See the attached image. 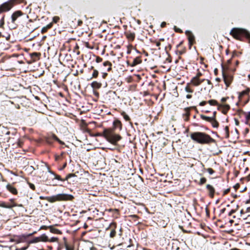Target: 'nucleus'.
I'll return each instance as SVG.
<instances>
[{"label": "nucleus", "instance_id": "nucleus-27", "mask_svg": "<svg viewBox=\"0 0 250 250\" xmlns=\"http://www.w3.org/2000/svg\"><path fill=\"white\" fill-rule=\"evenodd\" d=\"M49 230L51 233L58 234H62V232L61 230L54 228L53 226H49Z\"/></svg>", "mask_w": 250, "mask_h": 250}, {"label": "nucleus", "instance_id": "nucleus-62", "mask_svg": "<svg viewBox=\"0 0 250 250\" xmlns=\"http://www.w3.org/2000/svg\"><path fill=\"white\" fill-rule=\"evenodd\" d=\"M205 210H206V215L207 216L209 217V210L208 208V207H207L205 208Z\"/></svg>", "mask_w": 250, "mask_h": 250}, {"label": "nucleus", "instance_id": "nucleus-23", "mask_svg": "<svg viewBox=\"0 0 250 250\" xmlns=\"http://www.w3.org/2000/svg\"><path fill=\"white\" fill-rule=\"evenodd\" d=\"M91 86L93 89H100L102 86L101 82L94 81L91 83Z\"/></svg>", "mask_w": 250, "mask_h": 250}, {"label": "nucleus", "instance_id": "nucleus-13", "mask_svg": "<svg viewBox=\"0 0 250 250\" xmlns=\"http://www.w3.org/2000/svg\"><path fill=\"white\" fill-rule=\"evenodd\" d=\"M191 115L190 107H187L183 109L182 117L185 122H188Z\"/></svg>", "mask_w": 250, "mask_h": 250}, {"label": "nucleus", "instance_id": "nucleus-11", "mask_svg": "<svg viewBox=\"0 0 250 250\" xmlns=\"http://www.w3.org/2000/svg\"><path fill=\"white\" fill-rule=\"evenodd\" d=\"M250 88L249 87H247L245 90H243L241 92H238V102L237 103V104H238L239 102H241L244 99L245 96H248V97H250ZM249 100V98H248V100L244 102V104H246Z\"/></svg>", "mask_w": 250, "mask_h": 250}, {"label": "nucleus", "instance_id": "nucleus-21", "mask_svg": "<svg viewBox=\"0 0 250 250\" xmlns=\"http://www.w3.org/2000/svg\"><path fill=\"white\" fill-rule=\"evenodd\" d=\"M189 83L194 86H198L200 85V78L194 76L191 79Z\"/></svg>", "mask_w": 250, "mask_h": 250}, {"label": "nucleus", "instance_id": "nucleus-33", "mask_svg": "<svg viewBox=\"0 0 250 250\" xmlns=\"http://www.w3.org/2000/svg\"><path fill=\"white\" fill-rule=\"evenodd\" d=\"M190 83H188L185 87V91L187 92H188V93H193V91H194V90L193 88H192L190 86Z\"/></svg>", "mask_w": 250, "mask_h": 250}, {"label": "nucleus", "instance_id": "nucleus-26", "mask_svg": "<svg viewBox=\"0 0 250 250\" xmlns=\"http://www.w3.org/2000/svg\"><path fill=\"white\" fill-rule=\"evenodd\" d=\"M221 67H222V73L223 74V71L224 70V73L225 74L229 73V64H226L225 63H221Z\"/></svg>", "mask_w": 250, "mask_h": 250}, {"label": "nucleus", "instance_id": "nucleus-7", "mask_svg": "<svg viewBox=\"0 0 250 250\" xmlns=\"http://www.w3.org/2000/svg\"><path fill=\"white\" fill-rule=\"evenodd\" d=\"M24 15V13L21 10H17L14 12L11 15L10 21L7 22L9 27L12 29L16 28L18 26L17 21L18 19Z\"/></svg>", "mask_w": 250, "mask_h": 250}, {"label": "nucleus", "instance_id": "nucleus-52", "mask_svg": "<svg viewBox=\"0 0 250 250\" xmlns=\"http://www.w3.org/2000/svg\"><path fill=\"white\" fill-rule=\"evenodd\" d=\"M229 99V97H223L221 100L222 104H225V103Z\"/></svg>", "mask_w": 250, "mask_h": 250}, {"label": "nucleus", "instance_id": "nucleus-38", "mask_svg": "<svg viewBox=\"0 0 250 250\" xmlns=\"http://www.w3.org/2000/svg\"><path fill=\"white\" fill-rule=\"evenodd\" d=\"M200 117L202 119V120H205L208 122H209L212 120V118H211V117H208V116H206L204 115H203V114H201L200 115Z\"/></svg>", "mask_w": 250, "mask_h": 250}, {"label": "nucleus", "instance_id": "nucleus-54", "mask_svg": "<svg viewBox=\"0 0 250 250\" xmlns=\"http://www.w3.org/2000/svg\"><path fill=\"white\" fill-rule=\"evenodd\" d=\"M189 107H190L191 111L192 110H194L195 111L196 113H198L199 111H198L196 106H189Z\"/></svg>", "mask_w": 250, "mask_h": 250}, {"label": "nucleus", "instance_id": "nucleus-28", "mask_svg": "<svg viewBox=\"0 0 250 250\" xmlns=\"http://www.w3.org/2000/svg\"><path fill=\"white\" fill-rule=\"evenodd\" d=\"M52 26H53V22L49 23L48 24H47L45 26H44L42 28V30H41V33L42 34H44V33H46L48 31V29L52 28Z\"/></svg>", "mask_w": 250, "mask_h": 250}, {"label": "nucleus", "instance_id": "nucleus-42", "mask_svg": "<svg viewBox=\"0 0 250 250\" xmlns=\"http://www.w3.org/2000/svg\"><path fill=\"white\" fill-rule=\"evenodd\" d=\"M0 207L4 208H10L12 206L7 205L5 202L3 201H0Z\"/></svg>", "mask_w": 250, "mask_h": 250}, {"label": "nucleus", "instance_id": "nucleus-46", "mask_svg": "<svg viewBox=\"0 0 250 250\" xmlns=\"http://www.w3.org/2000/svg\"><path fill=\"white\" fill-rule=\"evenodd\" d=\"M60 20V18L58 16H55L53 18V23H57Z\"/></svg>", "mask_w": 250, "mask_h": 250}, {"label": "nucleus", "instance_id": "nucleus-41", "mask_svg": "<svg viewBox=\"0 0 250 250\" xmlns=\"http://www.w3.org/2000/svg\"><path fill=\"white\" fill-rule=\"evenodd\" d=\"M64 246L66 250H74V247L68 244L66 241L64 242Z\"/></svg>", "mask_w": 250, "mask_h": 250}, {"label": "nucleus", "instance_id": "nucleus-5", "mask_svg": "<svg viewBox=\"0 0 250 250\" xmlns=\"http://www.w3.org/2000/svg\"><path fill=\"white\" fill-rule=\"evenodd\" d=\"M123 124L120 120L117 119H115L113 122V127L107 128V129H110L112 132V135H111V138H115L116 139V145L117 142L121 140L122 138L121 136L117 134L115 132L116 129H118L119 131L122 130Z\"/></svg>", "mask_w": 250, "mask_h": 250}, {"label": "nucleus", "instance_id": "nucleus-4", "mask_svg": "<svg viewBox=\"0 0 250 250\" xmlns=\"http://www.w3.org/2000/svg\"><path fill=\"white\" fill-rule=\"evenodd\" d=\"M25 0H8L0 5V15L9 11L15 5L23 3Z\"/></svg>", "mask_w": 250, "mask_h": 250}, {"label": "nucleus", "instance_id": "nucleus-9", "mask_svg": "<svg viewBox=\"0 0 250 250\" xmlns=\"http://www.w3.org/2000/svg\"><path fill=\"white\" fill-rule=\"evenodd\" d=\"M125 32L124 35L127 39L128 42H132L134 41L136 34L135 29L133 28L131 26L127 28V26H124Z\"/></svg>", "mask_w": 250, "mask_h": 250}, {"label": "nucleus", "instance_id": "nucleus-10", "mask_svg": "<svg viewBox=\"0 0 250 250\" xmlns=\"http://www.w3.org/2000/svg\"><path fill=\"white\" fill-rule=\"evenodd\" d=\"M49 172L51 174L54 175L55 179L58 180L59 181L64 182L65 181H68L71 178H73L74 180H73V182H78V178L77 173H78V172L75 173H69L66 175L64 179H62L61 176L55 174L53 171H50Z\"/></svg>", "mask_w": 250, "mask_h": 250}, {"label": "nucleus", "instance_id": "nucleus-58", "mask_svg": "<svg viewBox=\"0 0 250 250\" xmlns=\"http://www.w3.org/2000/svg\"><path fill=\"white\" fill-rule=\"evenodd\" d=\"M47 229H49V226H42L40 228V229H44V230H47Z\"/></svg>", "mask_w": 250, "mask_h": 250}, {"label": "nucleus", "instance_id": "nucleus-49", "mask_svg": "<svg viewBox=\"0 0 250 250\" xmlns=\"http://www.w3.org/2000/svg\"><path fill=\"white\" fill-rule=\"evenodd\" d=\"M28 185L31 189H32L33 190H34V191L36 190V187L33 184L31 183H28Z\"/></svg>", "mask_w": 250, "mask_h": 250}, {"label": "nucleus", "instance_id": "nucleus-6", "mask_svg": "<svg viewBox=\"0 0 250 250\" xmlns=\"http://www.w3.org/2000/svg\"><path fill=\"white\" fill-rule=\"evenodd\" d=\"M74 198V196L71 194H58L54 196L47 197L46 199L50 203H54L56 201H72Z\"/></svg>", "mask_w": 250, "mask_h": 250}, {"label": "nucleus", "instance_id": "nucleus-39", "mask_svg": "<svg viewBox=\"0 0 250 250\" xmlns=\"http://www.w3.org/2000/svg\"><path fill=\"white\" fill-rule=\"evenodd\" d=\"M39 242H40V238H39V237H37L34 238L33 239L28 241V243L29 244V245H30L31 244H33V243H38Z\"/></svg>", "mask_w": 250, "mask_h": 250}, {"label": "nucleus", "instance_id": "nucleus-1", "mask_svg": "<svg viewBox=\"0 0 250 250\" xmlns=\"http://www.w3.org/2000/svg\"><path fill=\"white\" fill-rule=\"evenodd\" d=\"M191 139L195 142L201 145H210L215 143L216 141L208 134L203 132H194L190 133Z\"/></svg>", "mask_w": 250, "mask_h": 250}, {"label": "nucleus", "instance_id": "nucleus-57", "mask_svg": "<svg viewBox=\"0 0 250 250\" xmlns=\"http://www.w3.org/2000/svg\"><path fill=\"white\" fill-rule=\"evenodd\" d=\"M29 246V245L28 243V245L26 247H22V248H19V249H16V250H26L28 249Z\"/></svg>", "mask_w": 250, "mask_h": 250}, {"label": "nucleus", "instance_id": "nucleus-14", "mask_svg": "<svg viewBox=\"0 0 250 250\" xmlns=\"http://www.w3.org/2000/svg\"><path fill=\"white\" fill-rule=\"evenodd\" d=\"M142 55H139L138 56H136V57L133 58L132 60H129L128 61V63L132 67L135 66L139 64L142 63ZM130 59H131V58H130Z\"/></svg>", "mask_w": 250, "mask_h": 250}, {"label": "nucleus", "instance_id": "nucleus-8", "mask_svg": "<svg viewBox=\"0 0 250 250\" xmlns=\"http://www.w3.org/2000/svg\"><path fill=\"white\" fill-rule=\"evenodd\" d=\"M46 144L50 146H52L55 141H57L61 145H64V143L60 140L58 137L54 133H48L43 137Z\"/></svg>", "mask_w": 250, "mask_h": 250}, {"label": "nucleus", "instance_id": "nucleus-18", "mask_svg": "<svg viewBox=\"0 0 250 250\" xmlns=\"http://www.w3.org/2000/svg\"><path fill=\"white\" fill-rule=\"evenodd\" d=\"M186 34L188 36L189 46H191L195 42L194 36L190 31H186Z\"/></svg>", "mask_w": 250, "mask_h": 250}, {"label": "nucleus", "instance_id": "nucleus-63", "mask_svg": "<svg viewBox=\"0 0 250 250\" xmlns=\"http://www.w3.org/2000/svg\"><path fill=\"white\" fill-rule=\"evenodd\" d=\"M236 212V210L235 209H231L229 212V213L228 214V215L229 216H231L233 213H234L235 212Z\"/></svg>", "mask_w": 250, "mask_h": 250}, {"label": "nucleus", "instance_id": "nucleus-40", "mask_svg": "<svg viewBox=\"0 0 250 250\" xmlns=\"http://www.w3.org/2000/svg\"><path fill=\"white\" fill-rule=\"evenodd\" d=\"M150 41L152 43L155 44L156 46L158 47V49H160V46L161 45V42L160 41H157L156 40L153 39H150Z\"/></svg>", "mask_w": 250, "mask_h": 250}, {"label": "nucleus", "instance_id": "nucleus-61", "mask_svg": "<svg viewBox=\"0 0 250 250\" xmlns=\"http://www.w3.org/2000/svg\"><path fill=\"white\" fill-rule=\"evenodd\" d=\"M129 244L127 246V248H130L133 246L132 244V240L131 238L129 239Z\"/></svg>", "mask_w": 250, "mask_h": 250}, {"label": "nucleus", "instance_id": "nucleus-64", "mask_svg": "<svg viewBox=\"0 0 250 250\" xmlns=\"http://www.w3.org/2000/svg\"><path fill=\"white\" fill-rule=\"evenodd\" d=\"M208 103V102L206 101H202L199 103L200 106H204Z\"/></svg>", "mask_w": 250, "mask_h": 250}, {"label": "nucleus", "instance_id": "nucleus-19", "mask_svg": "<svg viewBox=\"0 0 250 250\" xmlns=\"http://www.w3.org/2000/svg\"><path fill=\"white\" fill-rule=\"evenodd\" d=\"M6 188V189L12 194L14 195H17L18 194V190L17 188L12 184H7Z\"/></svg>", "mask_w": 250, "mask_h": 250}, {"label": "nucleus", "instance_id": "nucleus-32", "mask_svg": "<svg viewBox=\"0 0 250 250\" xmlns=\"http://www.w3.org/2000/svg\"><path fill=\"white\" fill-rule=\"evenodd\" d=\"M39 238L40 241L44 242L49 241V238L45 234H42L40 236H39Z\"/></svg>", "mask_w": 250, "mask_h": 250}, {"label": "nucleus", "instance_id": "nucleus-50", "mask_svg": "<svg viewBox=\"0 0 250 250\" xmlns=\"http://www.w3.org/2000/svg\"><path fill=\"white\" fill-rule=\"evenodd\" d=\"M23 145V142L21 140H19L17 142V145L20 147H21Z\"/></svg>", "mask_w": 250, "mask_h": 250}, {"label": "nucleus", "instance_id": "nucleus-36", "mask_svg": "<svg viewBox=\"0 0 250 250\" xmlns=\"http://www.w3.org/2000/svg\"><path fill=\"white\" fill-rule=\"evenodd\" d=\"M5 15L3 14L0 19V28H3L5 24Z\"/></svg>", "mask_w": 250, "mask_h": 250}, {"label": "nucleus", "instance_id": "nucleus-20", "mask_svg": "<svg viewBox=\"0 0 250 250\" xmlns=\"http://www.w3.org/2000/svg\"><path fill=\"white\" fill-rule=\"evenodd\" d=\"M17 239L15 240L17 243H20L26 241V239L28 238L27 235L22 234L21 235L17 236Z\"/></svg>", "mask_w": 250, "mask_h": 250}, {"label": "nucleus", "instance_id": "nucleus-45", "mask_svg": "<svg viewBox=\"0 0 250 250\" xmlns=\"http://www.w3.org/2000/svg\"><path fill=\"white\" fill-rule=\"evenodd\" d=\"M59 240V238L57 237H52L51 239H49V241L50 242H58Z\"/></svg>", "mask_w": 250, "mask_h": 250}, {"label": "nucleus", "instance_id": "nucleus-29", "mask_svg": "<svg viewBox=\"0 0 250 250\" xmlns=\"http://www.w3.org/2000/svg\"><path fill=\"white\" fill-rule=\"evenodd\" d=\"M121 115L123 117L125 120L126 122H130L131 119L129 116L124 111H119Z\"/></svg>", "mask_w": 250, "mask_h": 250}, {"label": "nucleus", "instance_id": "nucleus-30", "mask_svg": "<svg viewBox=\"0 0 250 250\" xmlns=\"http://www.w3.org/2000/svg\"><path fill=\"white\" fill-rule=\"evenodd\" d=\"M91 69L93 70V73L92 74V78H97L98 77L99 75V71L97 70L94 69V66H92L91 67Z\"/></svg>", "mask_w": 250, "mask_h": 250}, {"label": "nucleus", "instance_id": "nucleus-25", "mask_svg": "<svg viewBox=\"0 0 250 250\" xmlns=\"http://www.w3.org/2000/svg\"><path fill=\"white\" fill-rule=\"evenodd\" d=\"M148 86L149 88L146 91H144V95H149L150 94V92L153 91L154 84L152 82L148 83Z\"/></svg>", "mask_w": 250, "mask_h": 250}, {"label": "nucleus", "instance_id": "nucleus-31", "mask_svg": "<svg viewBox=\"0 0 250 250\" xmlns=\"http://www.w3.org/2000/svg\"><path fill=\"white\" fill-rule=\"evenodd\" d=\"M229 127L226 126L224 129V137L227 139L229 138Z\"/></svg>", "mask_w": 250, "mask_h": 250}, {"label": "nucleus", "instance_id": "nucleus-37", "mask_svg": "<svg viewBox=\"0 0 250 250\" xmlns=\"http://www.w3.org/2000/svg\"><path fill=\"white\" fill-rule=\"evenodd\" d=\"M176 52L177 54L181 55L186 53V47H183L181 49L177 50Z\"/></svg>", "mask_w": 250, "mask_h": 250}, {"label": "nucleus", "instance_id": "nucleus-44", "mask_svg": "<svg viewBox=\"0 0 250 250\" xmlns=\"http://www.w3.org/2000/svg\"><path fill=\"white\" fill-rule=\"evenodd\" d=\"M101 74H102V76L103 79H106L108 76L107 72L104 71L103 69H101Z\"/></svg>", "mask_w": 250, "mask_h": 250}, {"label": "nucleus", "instance_id": "nucleus-60", "mask_svg": "<svg viewBox=\"0 0 250 250\" xmlns=\"http://www.w3.org/2000/svg\"><path fill=\"white\" fill-rule=\"evenodd\" d=\"M249 131H250V129H249V128H245V130L244 131V133H243L244 135L245 136H246V135L249 132Z\"/></svg>", "mask_w": 250, "mask_h": 250}, {"label": "nucleus", "instance_id": "nucleus-55", "mask_svg": "<svg viewBox=\"0 0 250 250\" xmlns=\"http://www.w3.org/2000/svg\"><path fill=\"white\" fill-rule=\"evenodd\" d=\"M250 111L248 113L246 117V122H250Z\"/></svg>", "mask_w": 250, "mask_h": 250}, {"label": "nucleus", "instance_id": "nucleus-15", "mask_svg": "<svg viewBox=\"0 0 250 250\" xmlns=\"http://www.w3.org/2000/svg\"><path fill=\"white\" fill-rule=\"evenodd\" d=\"M117 228V223L116 222L111 223L109 227L106 229V230H110L109 236L111 238H114L116 235V229Z\"/></svg>", "mask_w": 250, "mask_h": 250}, {"label": "nucleus", "instance_id": "nucleus-59", "mask_svg": "<svg viewBox=\"0 0 250 250\" xmlns=\"http://www.w3.org/2000/svg\"><path fill=\"white\" fill-rule=\"evenodd\" d=\"M250 216V215L247 214H245V215H241V217L244 219H247Z\"/></svg>", "mask_w": 250, "mask_h": 250}, {"label": "nucleus", "instance_id": "nucleus-16", "mask_svg": "<svg viewBox=\"0 0 250 250\" xmlns=\"http://www.w3.org/2000/svg\"><path fill=\"white\" fill-rule=\"evenodd\" d=\"M230 109V105L226 104H220L217 107V109L219 111H221V112L225 115L227 114Z\"/></svg>", "mask_w": 250, "mask_h": 250}, {"label": "nucleus", "instance_id": "nucleus-35", "mask_svg": "<svg viewBox=\"0 0 250 250\" xmlns=\"http://www.w3.org/2000/svg\"><path fill=\"white\" fill-rule=\"evenodd\" d=\"M212 120H211L210 123L211 124L212 127L214 128H218L219 125L218 122L216 120V119H212Z\"/></svg>", "mask_w": 250, "mask_h": 250}, {"label": "nucleus", "instance_id": "nucleus-12", "mask_svg": "<svg viewBox=\"0 0 250 250\" xmlns=\"http://www.w3.org/2000/svg\"><path fill=\"white\" fill-rule=\"evenodd\" d=\"M222 76L223 78V81L226 86V89H227L228 88L231 84L233 79V77L229 73L225 74L224 73V70L223 71Z\"/></svg>", "mask_w": 250, "mask_h": 250}, {"label": "nucleus", "instance_id": "nucleus-47", "mask_svg": "<svg viewBox=\"0 0 250 250\" xmlns=\"http://www.w3.org/2000/svg\"><path fill=\"white\" fill-rule=\"evenodd\" d=\"M230 188H228L225 190H224L223 191V194H222V196H225L226 195H227V194H228L229 192H230Z\"/></svg>", "mask_w": 250, "mask_h": 250}, {"label": "nucleus", "instance_id": "nucleus-51", "mask_svg": "<svg viewBox=\"0 0 250 250\" xmlns=\"http://www.w3.org/2000/svg\"><path fill=\"white\" fill-rule=\"evenodd\" d=\"M198 72L197 73L196 75L195 76V77L200 78V77L203 75L202 73L199 71V69L197 70Z\"/></svg>", "mask_w": 250, "mask_h": 250}, {"label": "nucleus", "instance_id": "nucleus-24", "mask_svg": "<svg viewBox=\"0 0 250 250\" xmlns=\"http://www.w3.org/2000/svg\"><path fill=\"white\" fill-rule=\"evenodd\" d=\"M41 56L40 53L34 52L30 54V57L32 62H36L39 60L40 56Z\"/></svg>", "mask_w": 250, "mask_h": 250}, {"label": "nucleus", "instance_id": "nucleus-2", "mask_svg": "<svg viewBox=\"0 0 250 250\" xmlns=\"http://www.w3.org/2000/svg\"><path fill=\"white\" fill-rule=\"evenodd\" d=\"M230 35L237 40L247 41L250 43V33L246 29L233 28L230 32Z\"/></svg>", "mask_w": 250, "mask_h": 250}, {"label": "nucleus", "instance_id": "nucleus-3", "mask_svg": "<svg viewBox=\"0 0 250 250\" xmlns=\"http://www.w3.org/2000/svg\"><path fill=\"white\" fill-rule=\"evenodd\" d=\"M86 131L89 133L91 136L104 137L111 144L116 145V141L117 139L115 138H111V135H112V132L110 129L104 128L102 132H98L94 135L90 134V130L89 129H86Z\"/></svg>", "mask_w": 250, "mask_h": 250}, {"label": "nucleus", "instance_id": "nucleus-34", "mask_svg": "<svg viewBox=\"0 0 250 250\" xmlns=\"http://www.w3.org/2000/svg\"><path fill=\"white\" fill-rule=\"evenodd\" d=\"M208 103L211 106H217V107L220 104L216 100L213 99L208 101Z\"/></svg>", "mask_w": 250, "mask_h": 250}, {"label": "nucleus", "instance_id": "nucleus-48", "mask_svg": "<svg viewBox=\"0 0 250 250\" xmlns=\"http://www.w3.org/2000/svg\"><path fill=\"white\" fill-rule=\"evenodd\" d=\"M206 170L209 173V174H213L215 171L211 168H208L206 169Z\"/></svg>", "mask_w": 250, "mask_h": 250}, {"label": "nucleus", "instance_id": "nucleus-56", "mask_svg": "<svg viewBox=\"0 0 250 250\" xmlns=\"http://www.w3.org/2000/svg\"><path fill=\"white\" fill-rule=\"evenodd\" d=\"M206 81L207 82L208 84L210 86V88L212 89L213 87V85L211 82L208 79L206 80Z\"/></svg>", "mask_w": 250, "mask_h": 250}, {"label": "nucleus", "instance_id": "nucleus-53", "mask_svg": "<svg viewBox=\"0 0 250 250\" xmlns=\"http://www.w3.org/2000/svg\"><path fill=\"white\" fill-rule=\"evenodd\" d=\"M103 61V59L99 57V56H97L96 57V62H97V63H99V62H102Z\"/></svg>", "mask_w": 250, "mask_h": 250}, {"label": "nucleus", "instance_id": "nucleus-43", "mask_svg": "<svg viewBox=\"0 0 250 250\" xmlns=\"http://www.w3.org/2000/svg\"><path fill=\"white\" fill-rule=\"evenodd\" d=\"M207 182V179L205 177H202L200 179V182L198 183V185L200 186H202L205 184Z\"/></svg>", "mask_w": 250, "mask_h": 250}, {"label": "nucleus", "instance_id": "nucleus-17", "mask_svg": "<svg viewBox=\"0 0 250 250\" xmlns=\"http://www.w3.org/2000/svg\"><path fill=\"white\" fill-rule=\"evenodd\" d=\"M206 189L208 191V196L210 198H213L214 197V194L215 192V190L214 188L210 184H207L206 185Z\"/></svg>", "mask_w": 250, "mask_h": 250}, {"label": "nucleus", "instance_id": "nucleus-22", "mask_svg": "<svg viewBox=\"0 0 250 250\" xmlns=\"http://www.w3.org/2000/svg\"><path fill=\"white\" fill-rule=\"evenodd\" d=\"M112 63L109 61H105L103 63V66L106 67V69L104 71L106 72H110L112 70Z\"/></svg>", "mask_w": 250, "mask_h": 250}]
</instances>
